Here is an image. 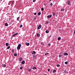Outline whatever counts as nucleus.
<instances>
[{"label":"nucleus","instance_id":"1","mask_svg":"<svg viewBox=\"0 0 75 75\" xmlns=\"http://www.w3.org/2000/svg\"><path fill=\"white\" fill-rule=\"evenodd\" d=\"M21 44H19L18 45V46L17 47V50H19L21 48Z\"/></svg>","mask_w":75,"mask_h":75},{"label":"nucleus","instance_id":"2","mask_svg":"<svg viewBox=\"0 0 75 75\" xmlns=\"http://www.w3.org/2000/svg\"><path fill=\"white\" fill-rule=\"evenodd\" d=\"M47 18H51V17H52V15H48L47 16Z\"/></svg>","mask_w":75,"mask_h":75},{"label":"nucleus","instance_id":"3","mask_svg":"<svg viewBox=\"0 0 75 75\" xmlns=\"http://www.w3.org/2000/svg\"><path fill=\"white\" fill-rule=\"evenodd\" d=\"M41 28V25H40L38 27V30H39V29H40V28Z\"/></svg>","mask_w":75,"mask_h":75},{"label":"nucleus","instance_id":"4","mask_svg":"<svg viewBox=\"0 0 75 75\" xmlns=\"http://www.w3.org/2000/svg\"><path fill=\"white\" fill-rule=\"evenodd\" d=\"M25 45H27V46H29V45H30V43H29L28 42L26 43H25Z\"/></svg>","mask_w":75,"mask_h":75},{"label":"nucleus","instance_id":"5","mask_svg":"<svg viewBox=\"0 0 75 75\" xmlns=\"http://www.w3.org/2000/svg\"><path fill=\"white\" fill-rule=\"evenodd\" d=\"M2 67H3V68H5V67H6V65L5 64H3Z\"/></svg>","mask_w":75,"mask_h":75},{"label":"nucleus","instance_id":"6","mask_svg":"<svg viewBox=\"0 0 75 75\" xmlns=\"http://www.w3.org/2000/svg\"><path fill=\"white\" fill-rule=\"evenodd\" d=\"M67 4H68V5H70V4H71V3H70V1H68Z\"/></svg>","mask_w":75,"mask_h":75},{"label":"nucleus","instance_id":"7","mask_svg":"<svg viewBox=\"0 0 75 75\" xmlns=\"http://www.w3.org/2000/svg\"><path fill=\"white\" fill-rule=\"evenodd\" d=\"M21 64H25V61H22L21 62Z\"/></svg>","mask_w":75,"mask_h":75},{"label":"nucleus","instance_id":"8","mask_svg":"<svg viewBox=\"0 0 75 75\" xmlns=\"http://www.w3.org/2000/svg\"><path fill=\"white\" fill-rule=\"evenodd\" d=\"M35 53H36L35 52V51H33V52L32 53V54H35Z\"/></svg>","mask_w":75,"mask_h":75},{"label":"nucleus","instance_id":"9","mask_svg":"<svg viewBox=\"0 0 75 75\" xmlns=\"http://www.w3.org/2000/svg\"><path fill=\"white\" fill-rule=\"evenodd\" d=\"M68 55V54L67 53H64V55L65 56H66V55Z\"/></svg>","mask_w":75,"mask_h":75},{"label":"nucleus","instance_id":"10","mask_svg":"<svg viewBox=\"0 0 75 75\" xmlns=\"http://www.w3.org/2000/svg\"><path fill=\"white\" fill-rule=\"evenodd\" d=\"M19 20H20V17H18L17 19V21H19Z\"/></svg>","mask_w":75,"mask_h":75},{"label":"nucleus","instance_id":"11","mask_svg":"<svg viewBox=\"0 0 75 75\" xmlns=\"http://www.w3.org/2000/svg\"><path fill=\"white\" fill-rule=\"evenodd\" d=\"M5 26H6V27H7V26H8V24L7 23H5Z\"/></svg>","mask_w":75,"mask_h":75},{"label":"nucleus","instance_id":"12","mask_svg":"<svg viewBox=\"0 0 75 75\" xmlns=\"http://www.w3.org/2000/svg\"><path fill=\"white\" fill-rule=\"evenodd\" d=\"M37 37H40V34H39V33L37 35Z\"/></svg>","mask_w":75,"mask_h":75},{"label":"nucleus","instance_id":"13","mask_svg":"<svg viewBox=\"0 0 75 75\" xmlns=\"http://www.w3.org/2000/svg\"><path fill=\"white\" fill-rule=\"evenodd\" d=\"M57 72V71H56V70H54L53 71V73H55V72Z\"/></svg>","mask_w":75,"mask_h":75},{"label":"nucleus","instance_id":"14","mask_svg":"<svg viewBox=\"0 0 75 75\" xmlns=\"http://www.w3.org/2000/svg\"><path fill=\"white\" fill-rule=\"evenodd\" d=\"M45 33H49V31H48V30H47L46 31Z\"/></svg>","mask_w":75,"mask_h":75},{"label":"nucleus","instance_id":"15","mask_svg":"<svg viewBox=\"0 0 75 75\" xmlns=\"http://www.w3.org/2000/svg\"><path fill=\"white\" fill-rule=\"evenodd\" d=\"M33 69H37V68H36V67H33Z\"/></svg>","mask_w":75,"mask_h":75},{"label":"nucleus","instance_id":"16","mask_svg":"<svg viewBox=\"0 0 75 75\" xmlns=\"http://www.w3.org/2000/svg\"><path fill=\"white\" fill-rule=\"evenodd\" d=\"M28 72H30V71H31V69H28Z\"/></svg>","mask_w":75,"mask_h":75},{"label":"nucleus","instance_id":"17","mask_svg":"<svg viewBox=\"0 0 75 75\" xmlns=\"http://www.w3.org/2000/svg\"><path fill=\"white\" fill-rule=\"evenodd\" d=\"M33 58H35V57H36V55H34L33 56Z\"/></svg>","mask_w":75,"mask_h":75},{"label":"nucleus","instance_id":"18","mask_svg":"<svg viewBox=\"0 0 75 75\" xmlns=\"http://www.w3.org/2000/svg\"><path fill=\"white\" fill-rule=\"evenodd\" d=\"M17 53H15L14 54V56H15V57H17Z\"/></svg>","mask_w":75,"mask_h":75},{"label":"nucleus","instance_id":"19","mask_svg":"<svg viewBox=\"0 0 75 75\" xmlns=\"http://www.w3.org/2000/svg\"><path fill=\"white\" fill-rule=\"evenodd\" d=\"M59 58H61V57H62V55L61 54L59 55Z\"/></svg>","mask_w":75,"mask_h":75},{"label":"nucleus","instance_id":"20","mask_svg":"<svg viewBox=\"0 0 75 75\" xmlns=\"http://www.w3.org/2000/svg\"><path fill=\"white\" fill-rule=\"evenodd\" d=\"M57 40H61V37H58Z\"/></svg>","mask_w":75,"mask_h":75},{"label":"nucleus","instance_id":"21","mask_svg":"<svg viewBox=\"0 0 75 75\" xmlns=\"http://www.w3.org/2000/svg\"><path fill=\"white\" fill-rule=\"evenodd\" d=\"M48 54H49V53H47L45 54V55L46 56V55H48Z\"/></svg>","mask_w":75,"mask_h":75},{"label":"nucleus","instance_id":"22","mask_svg":"<svg viewBox=\"0 0 75 75\" xmlns=\"http://www.w3.org/2000/svg\"><path fill=\"white\" fill-rule=\"evenodd\" d=\"M36 18H37V17H34L33 18V20H35V19H36Z\"/></svg>","mask_w":75,"mask_h":75},{"label":"nucleus","instance_id":"23","mask_svg":"<svg viewBox=\"0 0 75 75\" xmlns=\"http://www.w3.org/2000/svg\"><path fill=\"white\" fill-rule=\"evenodd\" d=\"M41 12H39L38 13V15H39V16H40V15H41Z\"/></svg>","mask_w":75,"mask_h":75},{"label":"nucleus","instance_id":"24","mask_svg":"<svg viewBox=\"0 0 75 75\" xmlns=\"http://www.w3.org/2000/svg\"><path fill=\"white\" fill-rule=\"evenodd\" d=\"M6 46H8V43H6Z\"/></svg>","mask_w":75,"mask_h":75},{"label":"nucleus","instance_id":"25","mask_svg":"<svg viewBox=\"0 0 75 75\" xmlns=\"http://www.w3.org/2000/svg\"><path fill=\"white\" fill-rule=\"evenodd\" d=\"M10 48V46H8V47H7V49H8H8H9Z\"/></svg>","mask_w":75,"mask_h":75},{"label":"nucleus","instance_id":"26","mask_svg":"<svg viewBox=\"0 0 75 75\" xmlns=\"http://www.w3.org/2000/svg\"><path fill=\"white\" fill-rule=\"evenodd\" d=\"M22 58H19V61H21L22 60Z\"/></svg>","mask_w":75,"mask_h":75},{"label":"nucleus","instance_id":"27","mask_svg":"<svg viewBox=\"0 0 75 75\" xmlns=\"http://www.w3.org/2000/svg\"><path fill=\"white\" fill-rule=\"evenodd\" d=\"M44 8H41V10L42 11H44Z\"/></svg>","mask_w":75,"mask_h":75},{"label":"nucleus","instance_id":"28","mask_svg":"<svg viewBox=\"0 0 75 75\" xmlns=\"http://www.w3.org/2000/svg\"><path fill=\"white\" fill-rule=\"evenodd\" d=\"M64 63L65 64H66V65L68 64V62H65Z\"/></svg>","mask_w":75,"mask_h":75},{"label":"nucleus","instance_id":"29","mask_svg":"<svg viewBox=\"0 0 75 75\" xmlns=\"http://www.w3.org/2000/svg\"><path fill=\"white\" fill-rule=\"evenodd\" d=\"M57 67H60V65L59 64H58L57 65Z\"/></svg>","mask_w":75,"mask_h":75},{"label":"nucleus","instance_id":"30","mask_svg":"<svg viewBox=\"0 0 75 75\" xmlns=\"http://www.w3.org/2000/svg\"><path fill=\"white\" fill-rule=\"evenodd\" d=\"M55 15V13H53V16H54Z\"/></svg>","mask_w":75,"mask_h":75},{"label":"nucleus","instance_id":"31","mask_svg":"<svg viewBox=\"0 0 75 75\" xmlns=\"http://www.w3.org/2000/svg\"><path fill=\"white\" fill-rule=\"evenodd\" d=\"M65 10V9H61V11H64Z\"/></svg>","mask_w":75,"mask_h":75},{"label":"nucleus","instance_id":"32","mask_svg":"<svg viewBox=\"0 0 75 75\" xmlns=\"http://www.w3.org/2000/svg\"><path fill=\"white\" fill-rule=\"evenodd\" d=\"M23 27V25H21L20 26V28H21V27Z\"/></svg>","mask_w":75,"mask_h":75},{"label":"nucleus","instance_id":"33","mask_svg":"<svg viewBox=\"0 0 75 75\" xmlns=\"http://www.w3.org/2000/svg\"><path fill=\"white\" fill-rule=\"evenodd\" d=\"M36 1V0H33V2H34H34H35Z\"/></svg>","mask_w":75,"mask_h":75},{"label":"nucleus","instance_id":"34","mask_svg":"<svg viewBox=\"0 0 75 75\" xmlns=\"http://www.w3.org/2000/svg\"><path fill=\"white\" fill-rule=\"evenodd\" d=\"M48 46H49V47H50L51 46V44H49L48 45Z\"/></svg>","mask_w":75,"mask_h":75},{"label":"nucleus","instance_id":"35","mask_svg":"<svg viewBox=\"0 0 75 75\" xmlns=\"http://www.w3.org/2000/svg\"><path fill=\"white\" fill-rule=\"evenodd\" d=\"M50 69H48V72H50Z\"/></svg>","mask_w":75,"mask_h":75},{"label":"nucleus","instance_id":"36","mask_svg":"<svg viewBox=\"0 0 75 75\" xmlns=\"http://www.w3.org/2000/svg\"><path fill=\"white\" fill-rule=\"evenodd\" d=\"M37 15V13H34V15Z\"/></svg>","mask_w":75,"mask_h":75},{"label":"nucleus","instance_id":"37","mask_svg":"<svg viewBox=\"0 0 75 75\" xmlns=\"http://www.w3.org/2000/svg\"><path fill=\"white\" fill-rule=\"evenodd\" d=\"M20 69H23V67H21L20 68Z\"/></svg>","mask_w":75,"mask_h":75},{"label":"nucleus","instance_id":"38","mask_svg":"<svg viewBox=\"0 0 75 75\" xmlns=\"http://www.w3.org/2000/svg\"><path fill=\"white\" fill-rule=\"evenodd\" d=\"M15 35H18V33H16L15 34Z\"/></svg>","mask_w":75,"mask_h":75},{"label":"nucleus","instance_id":"39","mask_svg":"<svg viewBox=\"0 0 75 75\" xmlns=\"http://www.w3.org/2000/svg\"><path fill=\"white\" fill-rule=\"evenodd\" d=\"M50 5H51V6H52V5H53V4H52V3H51L50 4Z\"/></svg>","mask_w":75,"mask_h":75},{"label":"nucleus","instance_id":"40","mask_svg":"<svg viewBox=\"0 0 75 75\" xmlns=\"http://www.w3.org/2000/svg\"><path fill=\"white\" fill-rule=\"evenodd\" d=\"M41 44H42V45H44V43H42Z\"/></svg>","mask_w":75,"mask_h":75},{"label":"nucleus","instance_id":"41","mask_svg":"<svg viewBox=\"0 0 75 75\" xmlns=\"http://www.w3.org/2000/svg\"><path fill=\"white\" fill-rule=\"evenodd\" d=\"M15 35H15V34H14V35H13V37H15Z\"/></svg>","mask_w":75,"mask_h":75},{"label":"nucleus","instance_id":"42","mask_svg":"<svg viewBox=\"0 0 75 75\" xmlns=\"http://www.w3.org/2000/svg\"><path fill=\"white\" fill-rule=\"evenodd\" d=\"M12 4H14V1H13L12 2Z\"/></svg>","mask_w":75,"mask_h":75},{"label":"nucleus","instance_id":"43","mask_svg":"<svg viewBox=\"0 0 75 75\" xmlns=\"http://www.w3.org/2000/svg\"><path fill=\"white\" fill-rule=\"evenodd\" d=\"M64 73H65V72H66V71H64Z\"/></svg>","mask_w":75,"mask_h":75},{"label":"nucleus","instance_id":"44","mask_svg":"<svg viewBox=\"0 0 75 75\" xmlns=\"http://www.w3.org/2000/svg\"><path fill=\"white\" fill-rule=\"evenodd\" d=\"M56 17H57L58 15H56Z\"/></svg>","mask_w":75,"mask_h":75},{"label":"nucleus","instance_id":"45","mask_svg":"<svg viewBox=\"0 0 75 75\" xmlns=\"http://www.w3.org/2000/svg\"><path fill=\"white\" fill-rule=\"evenodd\" d=\"M44 5L45 6H46V4H44Z\"/></svg>","mask_w":75,"mask_h":75},{"label":"nucleus","instance_id":"46","mask_svg":"<svg viewBox=\"0 0 75 75\" xmlns=\"http://www.w3.org/2000/svg\"><path fill=\"white\" fill-rule=\"evenodd\" d=\"M74 33L75 34V30L74 31Z\"/></svg>","mask_w":75,"mask_h":75},{"label":"nucleus","instance_id":"47","mask_svg":"<svg viewBox=\"0 0 75 75\" xmlns=\"http://www.w3.org/2000/svg\"><path fill=\"white\" fill-rule=\"evenodd\" d=\"M1 0V1H2V0Z\"/></svg>","mask_w":75,"mask_h":75},{"label":"nucleus","instance_id":"48","mask_svg":"<svg viewBox=\"0 0 75 75\" xmlns=\"http://www.w3.org/2000/svg\"><path fill=\"white\" fill-rule=\"evenodd\" d=\"M51 0H50V1H51Z\"/></svg>","mask_w":75,"mask_h":75},{"label":"nucleus","instance_id":"49","mask_svg":"<svg viewBox=\"0 0 75 75\" xmlns=\"http://www.w3.org/2000/svg\"><path fill=\"white\" fill-rule=\"evenodd\" d=\"M13 51H14V50H13Z\"/></svg>","mask_w":75,"mask_h":75}]
</instances>
